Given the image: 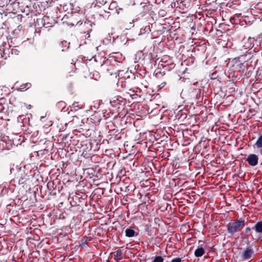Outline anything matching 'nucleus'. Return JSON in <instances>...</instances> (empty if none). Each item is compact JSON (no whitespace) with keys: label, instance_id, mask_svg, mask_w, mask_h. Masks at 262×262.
Instances as JSON below:
<instances>
[{"label":"nucleus","instance_id":"f257e3e1","mask_svg":"<svg viewBox=\"0 0 262 262\" xmlns=\"http://www.w3.org/2000/svg\"><path fill=\"white\" fill-rule=\"evenodd\" d=\"M122 58V54L119 53H115L112 54H110L109 59L106 60L103 59L101 61L102 58L100 56H94L91 57L90 58L89 57L83 56L82 60L84 66L83 73H85V76H86L89 73H90V69L91 70L95 68L98 67H101L104 64H108L110 63V61L114 60L115 61L120 62V59Z\"/></svg>","mask_w":262,"mask_h":262},{"label":"nucleus","instance_id":"f03ea898","mask_svg":"<svg viewBox=\"0 0 262 262\" xmlns=\"http://www.w3.org/2000/svg\"><path fill=\"white\" fill-rule=\"evenodd\" d=\"M258 46L257 40L255 38L249 37L247 40L244 41L243 45L244 49L245 50L248 49V50L246 51L245 55H241L239 58H242L245 61L250 59L252 57L251 52H249V51L254 48L253 51H255L256 49L255 46L257 47Z\"/></svg>","mask_w":262,"mask_h":262},{"label":"nucleus","instance_id":"7ed1b4c3","mask_svg":"<svg viewBox=\"0 0 262 262\" xmlns=\"http://www.w3.org/2000/svg\"><path fill=\"white\" fill-rule=\"evenodd\" d=\"M245 224V220L243 218L232 220L226 226L227 231L230 234L234 235L236 232L241 231Z\"/></svg>","mask_w":262,"mask_h":262},{"label":"nucleus","instance_id":"20e7f679","mask_svg":"<svg viewBox=\"0 0 262 262\" xmlns=\"http://www.w3.org/2000/svg\"><path fill=\"white\" fill-rule=\"evenodd\" d=\"M118 85L124 91H132L135 93V94H130V92H127L133 99H136L138 97H140V94L141 93V89L136 88L133 89L131 88L130 81L129 79H125L123 78H121L119 79Z\"/></svg>","mask_w":262,"mask_h":262},{"label":"nucleus","instance_id":"39448f33","mask_svg":"<svg viewBox=\"0 0 262 262\" xmlns=\"http://www.w3.org/2000/svg\"><path fill=\"white\" fill-rule=\"evenodd\" d=\"M159 65L163 68H165L166 70L173 69L175 66L172 58L169 56L166 55L162 56Z\"/></svg>","mask_w":262,"mask_h":262},{"label":"nucleus","instance_id":"423d86ee","mask_svg":"<svg viewBox=\"0 0 262 262\" xmlns=\"http://www.w3.org/2000/svg\"><path fill=\"white\" fill-rule=\"evenodd\" d=\"M125 102V99L120 96L115 97L110 101L112 106L117 108H119L120 106L124 105Z\"/></svg>","mask_w":262,"mask_h":262},{"label":"nucleus","instance_id":"0eeeda50","mask_svg":"<svg viewBox=\"0 0 262 262\" xmlns=\"http://www.w3.org/2000/svg\"><path fill=\"white\" fill-rule=\"evenodd\" d=\"M246 161L250 166H255L258 164V156L254 154H250L247 157L246 159Z\"/></svg>","mask_w":262,"mask_h":262},{"label":"nucleus","instance_id":"6e6552de","mask_svg":"<svg viewBox=\"0 0 262 262\" xmlns=\"http://www.w3.org/2000/svg\"><path fill=\"white\" fill-rule=\"evenodd\" d=\"M88 120L94 124L97 123L101 120L100 115L98 113H94L88 118Z\"/></svg>","mask_w":262,"mask_h":262},{"label":"nucleus","instance_id":"1a4fd4ad","mask_svg":"<svg viewBox=\"0 0 262 262\" xmlns=\"http://www.w3.org/2000/svg\"><path fill=\"white\" fill-rule=\"evenodd\" d=\"M254 252L251 249L247 248L242 254V258L244 259H248L251 257Z\"/></svg>","mask_w":262,"mask_h":262},{"label":"nucleus","instance_id":"9d476101","mask_svg":"<svg viewBox=\"0 0 262 262\" xmlns=\"http://www.w3.org/2000/svg\"><path fill=\"white\" fill-rule=\"evenodd\" d=\"M125 236L128 237H134L137 236L138 233H136L134 230L132 228H127L125 231Z\"/></svg>","mask_w":262,"mask_h":262},{"label":"nucleus","instance_id":"9b49d317","mask_svg":"<svg viewBox=\"0 0 262 262\" xmlns=\"http://www.w3.org/2000/svg\"><path fill=\"white\" fill-rule=\"evenodd\" d=\"M91 240V238L87 236H83L79 241V246L83 247L87 245L88 242Z\"/></svg>","mask_w":262,"mask_h":262},{"label":"nucleus","instance_id":"f8f14e48","mask_svg":"<svg viewBox=\"0 0 262 262\" xmlns=\"http://www.w3.org/2000/svg\"><path fill=\"white\" fill-rule=\"evenodd\" d=\"M123 258V252L120 250H118L114 252V259L119 261Z\"/></svg>","mask_w":262,"mask_h":262},{"label":"nucleus","instance_id":"ddd939ff","mask_svg":"<svg viewBox=\"0 0 262 262\" xmlns=\"http://www.w3.org/2000/svg\"><path fill=\"white\" fill-rule=\"evenodd\" d=\"M252 229L255 230L257 233H262V221L258 222Z\"/></svg>","mask_w":262,"mask_h":262},{"label":"nucleus","instance_id":"4468645a","mask_svg":"<svg viewBox=\"0 0 262 262\" xmlns=\"http://www.w3.org/2000/svg\"><path fill=\"white\" fill-rule=\"evenodd\" d=\"M205 254V250L202 247L197 248L194 251L195 257H199L202 256Z\"/></svg>","mask_w":262,"mask_h":262},{"label":"nucleus","instance_id":"2eb2a0df","mask_svg":"<svg viewBox=\"0 0 262 262\" xmlns=\"http://www.w3.org/2000/svg\"><path fill=\"white\" fill-rule=\"evenodd\" d=\"M11 184H14L15 185V183H17L18 184H21L23 183V178L20 177H19L18 176L15 177L14 179L11 180Z\"/></svg>","mask_w":262,"mask_h":262},{"label":"nucleus","instance_id":"dca6fc26","mask_svg":"<svg viewBox=\"0 0 262 262\" xmlns=\"http://www.w3.org/2000/svg\"><path fill=\"white\" fill-rule=\"evenodd\" d=\"M151 31L150 26L149 24L145 26L144 28H141L140 29V34H145L149 33Z\"/></svg>","mask_w":262,"mask_h":262},{"label":"nucleus","instance_id":"f3484780","mask_svg":"<svg viewBox=\"0 0 262 262\" xmlns=\"http://www.w3.org/2000/svg\"><path fill=\"white\" fill-rule=\"evenodd\" d=\"M82 107V104L78 102H74L71 106V107L73 108L75 111H77L78 109L81 108Z\"/></svg>","mask_w":262,"mask_h":262},{"label":"nucleus","instance_id":"a211bd4d","mask_svg":"<svg viewBox=\"0 0 262 262\" xmlns=\"http://www.w3.org/2000/svg\"><path fill=\"white\" fill-rule=\"evenodd\" d=\"M255 146L257 148H262V135H260L258 138L256 143Z\"/></svg>","mask_w":262,"mask_h":262},{"label":"nucleus","instance_id":"6ab92c4d","mask_svg":"<svg viewBox=\"0 0 262 262\" xmlns=\"http://www.w3.org/2000/svg\"><path fill=\"white\" fill-rule=\"evenodd\" d=\"M57 106L59 108H61V111H63L66 107V103L63 101H60L57 103Z\"/></svg>","mask_w":262,"mask_h":262},{"label":"nucleus","instance_id":"aec40b11","mask_svg":"<svg viewBox=\"0 0 262 262\" xmlns=\"http://www.w3.org/2000/svg\"><path fill=\"white\" fill-rule=\"evenodd\" d=\"M31 86V84L30 83H27L26 84H23L20 86V89L21 90H27Z\"/></svg>","mask_w":262,"mask_h":262},{"label":"nucleus","instance_id":"412c9836","mask_svg":"<svg viewBox=\"0 0 262 262\" xmlns=\"http://www.w3.org/2000/svg\"><path fill=\"white\" fill-rule=\"evenodd\" d=\"M164 259L161 256H156L152 262H163Z\"/></svg>","mask_w":262,"mask_h":262},{"label":"nucleus","instance_id":"4be33fe9","mask_svg":"<svg viewBox=\"0 0 262 262\" xmlns=\"http://www.w3.org/2000/svg\"><path fill=\"white\" fill-rule=\"evenodd\" d=\"M158 14L161 17H164L166 15L167 12L165 10L160 9L158 12Z\"/></svg>","mask_w":262,"mask_h":262},{"label":"nucleus","instance_id":"5701e85b","mask_svg":"<svg viewBox=\"0 0 262 262\" xmlns=\"http://www.w3.org/2000/svg\"><path fill=\"white\" fill-rule=\"evenodd\" d=\"M54 184L53 182H49L47 184V186L50 190H51V187H53Z\"/></svg>","mask_w":262,"mask_h":262},{"label":"nucleus","instance_id":"b1692460","mask_svg":"<svg viewBox=\"0 0 262 262\" xmlns=\"http://www.w3.org/2000/svg\"><path fill=\"white\" fill-rule=\"evenodd\" d=\"M171 262H181V259L179 257H177L172 259Z\"/></svg>","mask_w":262,"mask_h":262},{"label":"nucleus","instance_id":"393cba45","mask_svg":"<svg viewBox=\"0 0 262 262\" xmlns=\"http://www.w3.org/2000/svg\"><path fill=\"white\" fill-rule=\"evenodd\" d=\"M164 74L165 73H163V72L162 73L161 71H158L155 73L156 76L157 77H159V75H164Z\"/></svg>","mask_w":262,"mask_h":262},{"label":"nucleus","instance_id":"a878e982","mask_svg":"<svg viewBox=\"0 0 262 262\" xmlns=\"http://www.w3.org/2000/svg\"><path fill=\"white\" fill-rule=\"evenodd\" d=\"M91 132L89 129H88V130L86 132V133H85V136H86V137H87V136L90 137V136H91Z\"/></svg>","mask_w":262,"mask_h":262},{"label":"nucleus","instance_id":"bb28decb","mask_svg":"<svg viewBox=\"0 0 262 262\" xmlns=\"http://www.w3.org/2000/svg\"><path fill=\"white\" fill-rule=\"evenodd\" d=\"M18 51H17V49H12V54H18Z\"/></svg>","mask_w":262,"mask_h":262},{"label":"nucleus","instance_id":"cd10ccee","mask_svg":"<svg viewBox=\"0 0 262 262\" xmlns=\"http://www.w3.org/2000/svg\"><path fill=\"white\" fill-rule=\"evenodd\" d=\"M252 228H250V227H247L246 229H245V232L246 233H249L251 230Z\"/></svg>","mask_w":262,"mask_h":262},{"label":"nucleus","instance_id":"c85d7f7f","mask_svg":"<svg viewBox=\"0 0 262 262\" xmlns=\"http://www.w3.org/2000/svg\"><path fill=\"white\" fill-rule=\"evenodd\" d=\"M4 109V107L2 105L0 104V113L2 112Z\"/></svg>","mask_w":262,"mask_h":262},{"label":"nucleus","instance_id":"c756f323","mask_svg":"<svg viewBox=\"0 0 262 262\" xmlns=\"http://www.w3.org/2000/svg\"><path fill=\"white\" fill-rule=\"evenodd\" d=\"M114 126V124L112 122H109L108 123L107 126L109 127L110 126Z\"/></svg>","mask_w":262,"mask_h":262},{"label":"nucleus","instance_id":"7c9ffc66","mask_svg":"<svg viewBox=\"0 0 262 262\" xmlns=\"http://www.w3.org/2000/svg\"><path fill=\"white\" fill-rule=\"evenodd\" d=\"M257 6L258 7H260L261 8H262V3H258L257 5Z\"/></svg>","mask_w":262,"mask_h":262},{"label":"nucleus","instance_id":"2f4dec72","mask_svg":"<svg viewBox=\"0 0 262 262\" xmlns=\"http://www.w3.org/2000/svg\"><path fill=\"white\" fill-rule=\"evenodd\" d=\"M194 90L197 92V93H200V89H194Z\"/></svg>","mask_w":262,"mask_h":262},{"label":"nucleus","instance_id":"473e14b6","mask_svg":"<svg viewBox=\"0 0 262 262\" xmlns=\"http://www.w3.org/2000/svg\"><path fill=\"white\" fill-rule=\"evenodd\" d=\"M49 18V17L48 16H44L43 17V20L44 21H45L47 19Z\"/></svg>","mask_w":262,"mask_h":262},{"label":"nucleus","instance_id":"72a5a7b5","mask_svg":"<svg viewBox=\"0 0 262 262\" xmlns=\"http://www.w3.org/2000/svg\"><path fill=\"white\" fill-rule=\"evenodd\" d=\"M126 92L127 93V92H130V94H135V93L133 92L132 91H126Z\"/></svg>","mask_w":262,"mask_h":262},{"label":"nucleus","instance_id":"f704fd0d","mask_svg":"<svg viewBox=\"0 0 262 262\" xmlns=\"http://www.w3.org/2000/svg\"><path fill=\"white\" fill-rule=\"evenodd\" d=\"M259 239H260V241L262 242V235H261V236L259 237Z\"/></svg>","mask_w":262,"mask_h":262},{"label":"nucleus","instance_id":"c9c22d12","mask_svg":"<svg viewBox=\"0 0 262 262\" xmlns=\"http://www.w3.org/2000/svg\"><path fill=\"white\" fill-rule=\"evenodd\" d=\"M21 117H22L20 116L19 117V118H18V119L19 120V119H21Z\"/></svg>","mask_w":262,"mask_h":262},{"label":"nucleus","instance_id":"e433bc0d","mask_svg":"<svg viewBox=\"0 0 262 262\" xmlns=\"http://www.w3.org/2000/svg\"><path fill=\"white\" fill-rule=\"evenodd\" d=\"M145 86V88H147V87H148V86H147V85H145V86Z\"/></svg>","mask_w":262,"mask_h":262}]
</instances>
